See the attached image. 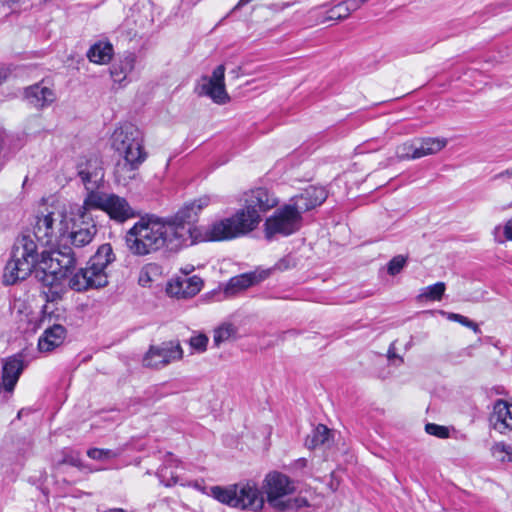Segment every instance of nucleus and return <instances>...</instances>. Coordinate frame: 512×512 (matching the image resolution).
Segmentation results:
<instances>
[{
	"mask_svg": "<svg viewBox=\"0 0 512 512\" xmlns=\"http://www.w3.org/2000/svg\"><path fill=\"white\" fill-rule=\"evenodd\" d=\"M194 268L193 267H188V268H185V269H182V272L184 273L183 276H186V277H189V273L193 270Z\"/></svg>",
	"mask_w": 512,
	"mask_h": 512,
	"instance_id": "nucleus-48",
	"label": "nucleus"
},
{
	"mask_svg": "<svg viewBox=\"0 0 512 512\" xmlns=\"http://www.w3.org/2000/svg\"><path fill=\"white\" fill-rule=\"evenodd\" d=\"M225 66H217L210 77L204 76L197 86L198 94L208 96L216 104H225L230 100L224 83Z\"/></svg>",
	"mask_w": 512,
	"mask_h": 512,
	"instance_id": "nucleus-18",
	"label": "nucleus"
},
{
	"mask_svg": "<svg viewBox=\"0 0 512 512\" xmlns=\"http://www.w3.org/2000/svg\"><path fill=\"white\" fill-rule=\"evenodd\" d=\"M512 179V167L507 168L493 176V180Z\"/></svg>",
	"mask_w": 512,
	"mask_h": 512,
	"instance_id": "nucleus-45",
	"label": "nucleus"
},
{
	"mask_svg": "<svg viewBox=\"0 0 512 512\" xmlns=\"http://www.w3.org/2000/svg\"><path fill=\"white\" fill-rule=\"evenodd\" d=\"M146 158L121 156L115 165L114 177L118 184L128 185L129 182L136 178L138 169Z\"/></svg>",
	"mask_w": 512,
	"mask_h": 512,
	"instance_id": "nucleus-20",
	"label": "nucleus"
},
{
	"mask_svg": "<svg viewBox=\"0 0 512 512\" xmlns=\"http://www.w3.org/2000/svg\"><path fill=\"white\" fill-rule=\"evenodd\" d=\"M1 1H2L3 3H5V4L10 5V4H14V3H16L18 0H1Z\"/></svg>",
	"mask_w": 512,
	"mask_h": 512,
	"instance_id": "nucleus-49",
	"label": "nucleus"
},
{
	"mask_svg": "<svg viewBox=\"0 0 512 512\" xmlns=\"http://www.w3.org/2000/svg\"><path fill=\"white\" fill-rule=\"evenodd\" d=\"M84 204L91 211L99 209L106 212L109 217L119 223L135 217V211L123 197L113 193L97 192L87 194Z\"/></svg>",
	"mask_w": 512,
	"mask_h": 512,
	"instance_id": "nucleus-11",
	"label": "nucleus"
},
{
	"mask_svg": "<svg viewBox=\"0 0 512 512\" xmlns=\"http://www.w3.org/2000/svg\"><path fill=\"white\" fill-rule=\"evenodd\" d=\"M492 451L495 456H500L503 454V456L499 458L500 461L512 462V445L503 442L496 443L493 446Z\"/></svg>",
	"mask_w": 512,
	"mask_h": 512,
	"instance_id": "nucleus-36",
	"label": "nucleus"
},
{
	"mask_svg": "<svg viewBox=\"0 0 512 512\" xmlns=\"http://www.w3.org/2000/svg\"><path fill=\"white\" fill-rule=\"evenodd\" d=\"M135 55L128 53L113 63L110 74L114 82L122 83L135 67Z\"/></svg>",
	"mask_w": 512,
	"mask_h": 512,
	"instance_id": "nucleus-26",
	"label": "nucleus"
},
{
	"mask_svg": "<svg viewBox=\"0 0 512 512\" xmlns=\"http://www.w3.org/2000/svg\"><path fill=\"white\" fill-rule=\"evenodd\" d=\"M186 230L169 224L166 218L142 217L128 230L125 241L128 250L137 256H146L163 248L177 251L184 245Z\"/></svg>",
	"mask_w": 512,
	"mask_h": 512,
	"instance_id": "nucleus-1",
	"label": "nucleus"
},
{
	"mask_svg": "<svg viewBox=\"0 0 512 512\" xmlns=\"http://www.w3.org/2000/svg\"><path fill=\"white\" fill-rule=\"evenodd\" d=\"M270 274L269 270L254 271L250 273H244L235 277H232L227 283L224 293L226 296H233L240 291H243L250 286L257 284L266 279Z\"/></svg>",
	"mask_w": 512,
	"mask_h": 512,
	"instance_id": "nucleus-21",
	"label": "nucleus"
},
{
	"mask_svg": "<svg viewBox=\"0 0 512 512\" xmlns=\"http://www.w3.org/2000/svg\"><path fill=\"white\" fill-rule=\"evenodd\" d=\"M495 242L503 244L505 241H512V216L503 226L496 225L492 231Z\"/></svg>",
	"mask_w": 512,
	"mask_h": 512,
	"instance_id": "nucleus-32",
	"label": "nucleus"
},
{
	"mask_svg": "<svg viewBox=\"0 0 512 512\" xmlns=\"http://www.w3.org/2000/svg\"><path fill=\"white\" fill-rule=\"evenodd\" d=\"M115 260L110 244L101 245L90 258L85 268L80 269L69 279L71 289L81 292L91 288H101L108 284L106 269Z\"/></svg>",
	"mask_w": 512,
	"mask_h": 512,
	"instance_id": "nucleus-3",
	"label": "nucleus"
},
{
	"mask_svg": "<svg viewBox=\"0 0 512 512\" xmlns=\"http://www.w3.org/2000/svg\"><path fill=\"white\" fill-rule=\"evenodd\" d=\"M327 197L322 187L310 186L301 194L292 197L289 203L276 209L265 220L264 232L267 239L276 235L289 236L297 232L302 224V214L321 205Z\"/></svg>",
	"mask_w": 512,
	"mask_h": 512,
	"instance_id": "nucleus-2",
	"label": "nucleus"
},
{
	"mask_svg": "<svg viewBox=\"0 0 512 512\" xmlns=\"http://www.w3.org/2000/svg\"><path fill=\"white\" fill-rule=\"evenodd\" d=\"M406 258L402 255H397L393 257L387 266V271L390 275H396L398 274L405 266L406 264Z\"/></svg>",
	"mask_w": 512,
	"mask_h": 512,
	"instance_id": "nucleus-40",
	"label": "nucleus"
},
{
	"mask_svg": "<svg viewBox=\"0 0 512 512\" xmlns=\"http://www.w3.org/2000/svg\"><path fill=\"white\" fill-rule=\"evenodd\" d=\"M87 455L93 460H106L116 458L118 453L110 449L92 448L87 451Z\"/></svg>",
	"mask_w": 512,
	"mask_h": 512,
	"instance_id": "nucleus-37",
	"label": "nucleus"
},
{
	"mask_svg": "<svg viewBox=\"0 0 512 512\" xmlns=\"http://www.w3.org/2000/svg\"><path fill=\"white\" fill-rule=\"evenodd\" d=\"M446 286L444 282H437L423 288L418 295V300L440 301L444 295Z\"/></svg>",
	"mask_w": 512,
	"mask_h": 512,
	"instance_id": "nucleus-30",
	"label": "nucleus"
},
{
	"mask_svg": "<svg viewBox=\"0 0 512 512\" xmlns=\"http://www.w3.org/2000/svg\"><path fill=\"white\" fill-rule=\"evenodd\" d=\"M66 216L59 209L47 210L36 217L33 239H37L44 246L60 245V230L64 229Z\"/></svg>",
	"mask_w": 512,
	"mask_h": 512,
	"instance_id": "nucleus-15",
	"label": "nucleus"
},
{
	"mask_svg": "<svg viewBox=\"0 0 512 512\" xmlns=\"http://www.w3.org/2000/svg\"><path fill=\"white\" fill-rule=\"evenodd\" d=\"M183 357V350L178 342H163L151 346L143 358V365L159 369Z\"/></svg>",
	"mask_w": 512,
	"mask_h": 512,
	"instance_id": "nucleus-17",
	"label": "nucleus"
},
{
	"mask_svg": "<svg viewBox=\"0 0 512 512\" xmlns=\"http://www.w3.org/2000/svg\"><path fill=\"white\" fill-rule=\"evenodd\" d=\"M511 208H512V201H511V202H509V203H507V204H504V205H501V206H497V207H496V209H497L498 211H501V212L506 211V210L511 209Z\"/></svg>",
	"mask_w": 512,
	"mask_h": 512,
	"instance_id": "nucleus-46",
	"label": "nucleus"
},
{
	"mask_svg": "<svg viewBox=\"0 0 512 512\" xmlns=\"http://www.w3.org/2000/svg\"><path fill=\"white\" fill-rule=\"evenodd\" d=\"M65 337V327L60 324H55L44 330L38 340V349L40 352H51L64 342Z\"/></svg>",
	"mask_w": 512,
	"mask_h": 512,
	"instance_id": "nucleus-24",
	"label": "nucleus"
},
{
	"mask_svg": "<svg viewBox=\"0 0 512 512\" xmlns=\"http://www.w3.org/2000/svg\"><path fill=\"white\" fill-rule=\"evenodd\" d=\"M156 270H157V267H156V265H153V264H150V265H147L146 267H144L140 272L139 283L142 286H147L151 281L150 272H153Z\"/></svg>",
	"mask_w": 512,
	"mask_h": 512,
	"instance_id": "nucleus-42",
	"label": "nucleus"
},
{
	"mask_svg": "<svg viewBox=\"0 0 512 512\" xmlns=\"http://www.w3.org/2000/svg\"><path fill=\"white\" fill-rule=\"evenodd\" d=\"M37 244L30 235L20 236L12 250L11 258L6 263L3 273V283L14 285L25 280L36 267Z\"/></svg>",
	"mask_w": 512,
	"mask_h": 512,
	"instance_id": "nucleus-5",
	"label": "nucleus"
},
{
	"mask_svg": "<svg viewBox=\"0 0 512 512\" xmlns=\"http://www.w3.org/2000/svg\"><path fill=\"white\" fill-rule=\"evenodd\" d=\"M292 266H295V262L293 261V259L291 257H286V258H283L280 261H278L275 265V268L280 271H284V270L289 269Z\"/></svg>",
	"mask_w": 512,
	"mask_h": 512,
	"instance_id": "nucleus-44",
	"label": "nucleus"
},
{
	"mask_svg": "<svg viewBox=\"0 0 512 512\" xmlns=\"http://www.w3.org/2000/svg\"><path fill=\"white\" fill-rule=\"evenodd\" d=\"M23 369L24 363L20 357L13 356L3 361L2 379L3 389L6 393L11 394L14 391Z\"/></svg>",
	"mask_w": 512,
	"mask_h": 512,
	"instance_id": "nucleus-22",
	"label": "nucleus"
},
{
	"mask_svg": "<svg viewBox=\"0 0 512 512\" xmlns=\"http://www.w3.org/2000/svg\"><path fill=\"white\" fill-rule=\"evenodd\" d=\"M211 201L210 196H201L198 199L185 203L174 216L166 218L170 225L186 230L187 236L184 239L185 246L195 243L200 228L194 226V222L198 219L199 213L207 207Z\"/></svg>",
	"mask_w": 512,
	"mask_h": 512,
	"instance_id": "nucleus-13",
	"label": "nucleus"
},
{
	"mask_svg": "<svg viewBox=\"0 0 512 512\" xmlns=\"http://www.w3.org/2000/svg\"><path fill=\"white\" fill-rule=\"evenodd\" d=\"M417 155L422 158L440 152L447 145V139L440 137H427L415 139Z\"/></svg>",
	"mask_w": 512,
	"mask_h": 512,
	"instance_id": "nucleus-27",
	"label": "nucleus"
},
{
	"mask_svg": "<svg viewBox=\"0 0 512 512\" xmlns=\"http://www.w3.org/2000/svg\"><path fill=\"white\" fill-rule=\"evenodd\" d=\"M113 54L114 49L110 42L99 41L90 47L87 57L93 63L105 65L110 62Z\"/></svg>",
	"mask_w": 512,
	"mask_h": 512,
	"instance_id": "nucleus-28",
	"label": "nucleus"
},
{
	"mask_svg": "<svg viewBox=\"0 0 512 512\" xmlns=\"http://www.w3.org/2000/svg\"><path fill=\"white\" fill-rule=\"evenodd\" d=\"M279 199L273 192L264 187L251 189L244 194V207L239 209L254 230L261 222V214L276 207Z\"/></svg>",
	"mask_w": 512,
	"mask_h": 512,
	"instance_id": "nucleus-12",
	"label": "nucleus"
},
{
	"mask_svg": "<svg viewBox=\"0 0 512 512\" xmlns=\"http://www.w3.org/2000/svg\"><path fill=\"white\" fill-rule=\"evenodd\" d=\"M4 80H5V75L2 72H0V84H2Z\"/></svg>",
	"mask_w": 512,
	"mask_h": 512,
	"instance_id": "nucleus-50",
	"label": "nucleus"
},
{
	"mask_svg": "<svg viewBox=\"0 0 512 512\" xmlns=\"http://www.w3.org/2000/svg\"><path fill=\"white\" fill-rule=\"evenodd\" d=\"M75 167L87 194L97 193L105 175L102 159L95 154L84 155L78 158Z\"/></svg>",
	"mask_w": 512,
	"mask_h": 512,
	"instance_id": "nucleus-16",
	"label": "nucleus"
},
{
	"mask_svg": "<svg viewBox=\"0 0 512 512\" xmlns=\"http://www.w3.org/2000/svg\"><path fill=\"white\" fill-rule=\"evenodd\" d=\"M332 431L325 425L319 424L310 435L305 439V446L314 449L318 446L328 445L330 443Z\"/></svg>",
	"mask_w": 512,
	"mask_h": 512,
	"instance_id": "nucleus-29",
	"label": "nucleus"
},
{
	"mask_svg": "<svg viewBox=\"0 0 512 512\" xmlns=\"http://www.w3.org/2000/svg\"><path fill=\"white\" fill-rule=\"evenodd\" d=\"M237 329L234 325L225 323L219 326L214 331L213 341L216 346L234 339L236 337Z\"/></svg>",
	"mask_w": 512,
	"mask_h": 512,
	"instance_id": "nucleus-31",
	"label": "nucleus"
},
{
	"mask_svg": "<svg viewBox=\"0 0 512 512\" xmlns=\"http://www.w3.org/2000/svg\"><path fill=\"white\" fill-rule=\"evenodd\" d=\"M189 344L191 348L196 350L197 352H204L206 351L207 344H208V337L204 334H199L196 336H193L189 340Z\"/></svg>",
	"mask_w": 512,
	"mask_h": 512,
	"instance_id": "nucleus-41",
	"label": "nucleus"
},
{
	"mask_svg": "<svg viewBox=\"0 0 512 512\" xmlns=\"http://www.w3.org/2000/svg\"><path fill=\"white\" fill-rule=\"evenodd\" d=\"M425 431L429 435L446 439L449 437V429L446 426H441L434 423H428L425 425Z\"/></svg>",
	"mask_w": 512,
	"mask_h": 512,
	"instance_id": "nucleus-39",
	"label": "nucleus"
},
{
	"mask_svg": "<svg viewBox=\"0 0 512 512\" xmlns=\"http://www.w3.org/2000/svg\"><path fill=\"white\" fill-rule=\"evenodd\" d=\"M253 231L244 218V213L239 210L231 217L214 221L205 229L197 233L195 243L198 241H226Z\"/></svg>",
	"mask_w": 512,
	"mask_h": 512,
	"instance_id": "nucleus-10",
	"label": "nucleus"
},
{
	"mask_svg": "<svg viewBox=\"0 0 512 512\" xmlns=\"http://www.w3.org/2000/svg\"><path fill=\"white\" fill-rule=\"evenodd\" d=\"M355 3L354 2H342L338 5L334 6L329 11V18L330 19H342L349 15V12L351 9H355Z\"/></svg>",
	"mask_w": 512,
	"mask_h": 512,
	"instance_id": "nucleus-35",
	"label": "nucleus"
},
{
	"mask_svg": "<svg viewBox=\"0 0 512 512\" xmlns=\"http://www.w3.org/2000/svg\"><path fill=\"white\" fill-rule=\"evenodd\" d=\"M158 477L165 486H172L178 483V476L169 470L167 465L162 466L158 470Z\"/></svg>",
	"mask_w": 512,
	"mask_h": 512,
	"instance_id": "nucleus-38",
	"label": "nucleus"
},
{
	"mask_svg": "<svg viewBox=\"0 0 512 512\" xmlns=\"http://www.w3.org/2000/svg\"><path fill=\"white\" fill-rule=\"evenodd\" d=\"M396 157L399 160H410V159H418L417 148L415 139L412 141L404 142L396 147Z\"/></svg>",
	"mask_w": 512,
	"mask_h": 512,
	"instance_id": "nucleus-33",
	"label": "nucleus"
},
{
	"mask_svg": "<svg viewBox=\"0 0 512 512\" xmlns=\"http://www.w3.org/2000/svg\"><path fill=\"white\" fill-rule=\"evenodd\" d=\"M112 147L120 156L147 158L141 130L131 123L119 126L111 137Z\"/></svg>",
	"mask_w": 512,
	"mask_h": 512,
	"instance_id": "nucleus-14",
	"label": "nucleus"
},
{
	"mask_svg": "<svg viewBox=\"0 0 512 512\" xmlns=\"http://www.w3.org/2000/svg\"><path fill=\"white\" fill-rule=\"evenodd\" d=\"M440 313L442 315H445L447 317V319L450 321L458 322L461 325L472 329L477 334L481 333V330H480L478 324L475 323L474 321L470 320L466 316H463V315L457 314V313H452V312H445V311H440Z\"/></svg>",
	"mask_w": 512,
	"mask_h": 512,
	"instance_id": "nucleus-34",
	"label": "nucleus"
},
{
	"mask_svg": "<svg viewBox=\"0 0 512 512\" xmlns=\"http://www.w3.org/2000/svg\"><path fill=\"white\" fill-rule=\"evenodd\" d=\"M249 2H250V0H240L235 8H240V7L246 5Z\"/></svg>",
	"mask_w": 512,
	"mask_h": 512,
	"instance_id": "nucleus-47",
	"label": "nucleus"
},
{
	"mask_svg": "<svg viewBox=\"0 0 512 512\" xmlns=\"http://www.w3.org/2000/svg\"><path fill=\"white\" fill-rule=\"evenodd\" d=\"M60 464H69L71 466L80 467L81 459L79 454H75L73 452H64V457L60 461Z\"/></svg>",
	"mask_w": 512,
	"mask_h": 512,
	"instance_id": "nucleus-43",
	"label": "nucleus"
},
{
	"mask_svg": "<svg viewBox=\"0 0 512 512\" xmlns=\"http://www.w3.org/2000/svg\"><path fill=\"white\" fill-rule=\"evenodd\" d=\"M262 489L266 494L267 503L279 512L298 510L308 505L305 498L290 496L295 490L294 483L280 472L268 473Z\"/></svg>",
	"mask_w": 512,
	"mask_h": 512,
	"instance_id": "nucleus-7",
	"label": "nucleus"
},
{
	"mask_svg": "<svg viewBox=\"0 0 512 512\" xmlns=\"http://www.w3.org/2000/svg\"><path fill=\"white\" fill-rule=\"evenodd\" d=\"M37 244L30 235L20 236L12 250L11 258L6 263L3 273V283L14 285L25 280L36 267Z\"/></svg>",
	"mask_w": 512,
	"mask_h": 512,
	"instance_id": "nucleus-4",
	"label": "nucleus"
},
{
	"mask_svg": "<svg viewBox=\"0 0 512 512\" xmlns=\"http://www.w3.org/2000/svg\"><path fill=\"white\" fill-rule=\"evenodd\" d=\"M25 98L33 107L43 109L51 105L56 96L51 88L44 86L42 83H37L25 89Z\"/></svg>",
	"mask_w": 512,
	"mask_h": 512,
	"instance_id": "nucleus-23",
	"label": "nucleus"
},
{
	"mask_svg": "<svg viewBox=\"0 0 512 512\" xmlns=\"http://www.w3.org/2000/svg\"><path fill=\"white\" fill-rule=\"evenodd\" d=\"M212 496L219 502L242 510L262 512L265 500L256 485L248 481L227 488L215 486L211 488Z\"/></svg>",
	"mask_w": 512,
	"mask_h": 512,
	"instance_id": "nucleus-9",
	"label": "nucleus"
},
{
	"mask_svg": "<svg viewBox=\"0 0 512 512\" xmlns=\"http://www.w3.org/2000/svg\"><path fill=\"white\" fill-rule=\"evenodd\" d=\"M76 264V256L72 247L59 246L58 249L41 252L37 259L36 276L47 286H52L65 278Z\"/></svg>",
	"mask_w": 512,
	"mask_h": 512,
	"instance_id": "nucleus-8",
	"label": "nucleus"
},
{
	"mask_svg": "<svg viewBox=\"0 0 512 512\" xmlns=\"http://www.w3.org/2000/svg\"><path fill=\"white\" fill-rule=\"evenodd\" d=\"M495 430L505 433L512 429V407L504 400H497L493 407V413L490 417Z\"/></svg>",
	"mask_w": 512,
	"mask_h": 512,
	"instance_id": "nucleus-25",
	"label": "nucleus"
},
{
	"mask_svg": "<svg viewBox=\"0 0 512 512\" xmlns=\"http://www.w3.org/2000/svg\"><path fill=\"white\" fill-rule=\"evenodd\" d=\"M97 231L91 211L83 203L66 217L64 229L60 230L59 246L85 247L93 241Z\"/></svg>",
	"mask_w": 512,
	"mask_h": 512,
	"instance_id": "nucleus-6",
	"label": "nucleus"
},
{
	"mask_svg": "<svg viewBox=\"0 0 512 512\" xmlns=\"http://www.w3.org/2000/svg\"><path fill=\"white\" fill-rule=\"evenodd\" d=\"M203 285L204 282L199 276H178L168 282L166 292L177 299H189L197 295Z\"/></svg>",
	"mask_w": 512,
	"mask_h": 512,
	"instance_id": "nucleus-19",
	"label": "nucleus"
}]
</instances>
